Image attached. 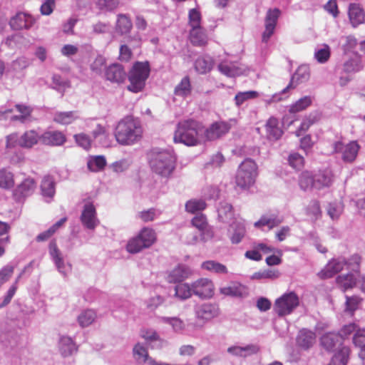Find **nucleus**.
<instances>
[{"instance_id":"obj_1","label":"nucleus","mask_w":365,"mask_h":365,"mask_svg":"<svg viewBox=\"0 0 365 365\" xmlns=\"http://www.w3.org/2000/svg\"><path fill=\"white\" fill-rule=\"evenodd\" d=\"M142 134L143 128L140 121L132 116H126L120 120L114 131L116 141L122 145H130L139 141Z\"/></svg>"},{"instance_id":"obj_2","label":"nucleus","mask_w":365,"mask_h":365,"mask_svg":"<svg viewBox=\"0 0 365 365\" xmlns=\"http://www.w3.org/2000/svg\"><path fill=\"white\" fill-rule=\"evenodd\" d=\"M202 132L203 128L197 121L183 120L177 125L173 140L175 143L194 146L203 141Z\"/></svg>"},{"instance_id":"obj_3","label":"nucleus","mask_w":365,"mask_h":365,"mask_svg":"<svg viewBox=\"0 0 365 365\" xmlns=\"http://www.w3.org/2000/svg\"><path fill=\"white\" fill-rule=\"evenodd\" d=\"M175 155L171 151H153L150 165L155 173L163 178H168L175 168Z\"/></svg>"},{"instance_id":"obj_4","label":"nucleus","mask_w":365,"mask_h":365,"mask_svg":"<svg viewBox=\"0 0 365 365\" xmlns=\"http://www.w3.org/2000/svg\"><path fill=\"white\" fill-rule=\"evenodd\" d=\"M150 73V68L148 61L135 62L127 75L130 83L127 87L128 90L133 93L142 91Z\"/></svg>"},{"instance_id":"obj_5","label":"nucleus","mask_w":365,"mask_h":365,"mask_svg":"<svg viewBox=\"0 0 365 365\" xmlns=\"http://www.w3.org/2000/svg\"><path fill=\"white\" fill-rule=\"evenodd\" d=\"M257 175L256 163L250 158H246L238 167L235 177L237 186L241 190L249 189L254 185Z\"/></svg>"},{"instance_id":"obj_6","label":"nucleus","mask_w":365,"mask_h":365,"mask_svg":"<svg viewBox=\"0 0 365 365\" xmlns=\"http://www.w3.org/2000/svg\"><path fill=\"white\" fill-rule=\"evenodd\" d=\"M310 77L309 68L307 65H302L298 67L292 76L289 84L279 93L274 94L268 103L278 102L284 99L282 96L286 95L290 89H294L298 85L307 82Z\"/></svg>"},{"instance_id":"obj_7","label":"nucleus","mask_w":365,"mask_h":365,"mask_svg":"<svg viewBox=\"0 0 365 365\" xmlns=\"http://www.w3.org/2000/svg\"><path fill=\"white\" fill-rule=\"evenodd\" d=\"M299 305V299L293 292L284 293L276 299L274 304V311L279 317H284L292 314Z\"/></svg>"},{"instance_id":"obj_8","label":"nucleus","mask_w":365,"mask_h":365,"mask_svg":"<svg viewBox=\"0 0 365 365\" xmlns=\"http://www.w3.org/2000/svg\"><path fill=\"white\" fill-rule=\"evenodd\" d=\"M359 149L356 142H351L344 145L341 141H335L331 144L330 154H340L341 159L346 163L353 162Z\"/></svg>"},{"instance_id":"obj_9","label":"nucleus","mask_w":365,"mask_h":365,"mask_svg":"<svg viewBox=\"0 0 365 365\" xmlns=\"http://www.w3.org/2000/svg\"><path fill=\"white\" fill-rule=\"evenodd\" d=\"M230 123L225 121H217L212 123L206 130H203V141H212L226 135L230 130Z\"/></svg>"},{"instance_id":"obj_10","label":"nucleus","mask_w":365,"mask_h":365,"mask_svg":"<svg viewBox=\"0 0 365 365\" xmlns=\"http://www.w3.org/2000/svg\"><path fill=\"white\" fill-rule=\"evenodd\" d=\"M80 220L83 227L88 230H93L99 225L100 221L93 203L88 202L83 205Z\"/></svg>"},{"instance_id":"obj_11","label":"nucleus","mask_w":365,"mask_h":365,"mask_svg":"<svg viewBox=\"0 0 365 365\" xmlns=\"http://www.w3.org/2000/svg\"><path fill=\"white\" fill-rule=\"evenodd\" d=\"M127 77L124 67L118 63H114L106 66L104 70V78L112 83H123Z\"/></svg>"},{"instance_id":"obj_12","label":"nucleus","mask_w":365,"mask_h":365,"mask_svg":"<svg viewBox=\"0 0 365 365\" xmlns=\"http://www.w3.org/2000/svg\"><path fill=\"white\" fill-rule=\"evenodd\" d=\"M193 294L201 299L210 298L214 293V284L207 278H200L192 284Z\"/></svg>"},{"instance_id":"obj_13","label":"nucleus","mask_w":365,"mask_h":365,"mask_svg":"<svg viewBox=\"0 0 365 365\" xmlns=\"http://www.w3.org/2000/svg\"><path fill=\"white\" fill-rule=\"evenodd\" d=\"M133 357L138 364H148V365H170V364L157 361L150 357L148 349L141 343H137L133 349Z\"/></svg>"},{"instance_id":"obj_14","label":"nucleus","mask_w":365,"mask_h":365,"mask_svg":"<svg viewBox=\"0 0 365 365\" xmlns=\"http://www.w3.org/2000/svg\"><path fill=\"white\" fill-rule=\"evenodd\" d=\"M194 311L196 319L203 323H206L219 315L218 307L210 303L196 305Z\"/></svg>"},{"instance_id":"obj_15","label":"nucleus","mask_w":365,"mask_h":365,"mask_svg":"<svg viewBox=\"0 0 365 365\" xmlns=\"http://www.w3.org/2000/svg\"><path fill=\"white\" fill-rule=\"evenodd\" d=\"M36 187V183L32 178H25L14 190V197L18 202H21L26 197L31 195Z\"/></svg>"},{"instance_id":"obj_16","label":"nucleus","mask_w":365,"mask_h":365,"mask_svg":"<svg viewBox=\"0 0 365 365\" xmlns=\"http://www.w3.org/2000/svg\"><path fill=\"white\" fill-rule=\"evenodd\" d=\"M66 141L65 134L59 130H48L40 135V143L48 146H61Z\"/></svg>"},{"instance_id":"obj_17","label":"nucleus","mask_w":365,"mask_h":365,"mask_svg":"<svg viewBox=\"0 0 365 365\" xmlns=\"http://www.w3.org/2000/svg\"><path fill=\"white\" fill-rule=\"evenodd\" d=\"M346 259L344 257L332 259L327 264L325 267L319 272L318 275L322 279L332 277L334 274L341 271L346 266Z\"/></svg>"},{"instance_id":"obj_18","label":"nucleus","mask_w":365,"mask_h":365,"mask_svg":"<svg viewBox=\"0 0 365 365\" xmlns=\"http://www.w3.org/2000/svg\"><path fill=\"white\" fill-rule=\"evenodd\" d=\"M192 274V270L186 264H179L170 270L166 277L169 283L181 282Z\"/></svg>"},{"instance_id":"obj_19","label":"nucleus","mask_w":365,"mask_h":365,"mask_svg":"<svg viewBox=\"0 0 365 365\" xmlns=\"http://www.w3.org/2000/svg\"><path fill=\"white\" fill-rule=\"evenodd\" d=\"M279 14L278 9L268 10L265 18V29L262 34L263 42H267L273 34Z\"/></svg>"},{"instance_id":"obj_20","label":"nucleus","mask_w":365,"mask_h":365,"mask_svg":"<svg viewBox=\"0 0 365 365\" xmlns=\"http://www.w3.org/2000/svg\"><path fill=\"white\" fill-rule=\"evenodd\" d=\"M49 254L58 272L64 276L66 275L71 271V267L65 264L62 254L55 242H51L49 244Z\"/></svg>"},{"instance_id":"obj_21","label":"nucleus","mask_w":365,"mask_h":365,"mask_svg":"<svg viewBox=\"0 0 365 365\" xmlns=\"http://www.w3.org/2000/svg\"><path fill=\"white\" fill-rule=\"evenodd\" d=\"M34 24V18L26 13L20 12L12 17L9 24L14 30L29 29Z\"/></svg>"},{"instance_id":"obj_22","label":"nucleus","mask_w":365,"mask_h":365,"mask_svg":"<svg viewBox=\"0 0 365 365\" xmlns=\"http://www.w3.org/2000/svg\"><path fill=\"white\" fill-rule=\"evenodd\" d=\"M219 71L227 77H235L244 74L245 68L239 66L236 63L222 61L218 65Z\"/></svg>"},{"instance_id":"obj_23","label":"nucleus","mask_w":365,"mask_h":365,"mask_svg":"<svg viewBox=\"0 0 365 365\" xmlns=\"http://www.w3.org/2000/svg\"><path fill=\"white\" fill-rule=\"evenodd\" d=\"M315 341V332L307 329H302L299 331L297 336V344L301 348L308 349L314 344Z\"/></svg>"},{"instance_id":"obj_24","label":"nucleus","mask_w":365,"mask_h":365,"mask_svg":"<svg viewBox=\"0 0 365 365\" xmlns=\"http://www.w3.org/2000/svg\"><path fill=\"white\" fill-rule=\"evenodd\" d=\"M314 189L321 190L329 187L333 182V174L329 170H319L314 173Z\"/></svg>"},{"instance_id":"obj_25","label":"nucleus","mask_w":365,"mask_h":365,"mask_svg":"<svg viewBox=\"0 0 365 365\" xmlns=\"http://www.w3.org/2000/svg\"><path fill=\"white\" fill-rule=\"evenodd\" d=\"M220 293L227 296L245 297L248 295V290L239 282H232L230 285L220 288Z\"/></svg>"},{"instance_id":"obj_26","label":"nucleus","mask_w":365,"mask_h":365,"mask_svg":"<svg viewBox=\"0 0 365 365\" xmlns=\"http://www.w3.org/2000/svg\"><path fill=\"white\" fill-rule=\"evenodd\" d=\"M348 15L349 21L353 27H356L364 22V11L358 4H350L349 6Z\"/></svg>"},{"instance_id":"obj_27","label":"nucleus","mask_w":365,"mask_h":365,"mask_svg":"<svg viewBox=\"0 0 365 365\" xmlns=\"http://www.w3.org/2000/svg\"><path fill=\"white\" fill-rule=\"evenodd\" d=\"M265 130L267 138L270 140H277L283 134V131L279 125V120L274 117H271L267 120L265 124Z\"/></svg>"},{"instance_id":"obj_28","label":"nucleus","mask_w":365,"mask_h":365,"mask_svg":"<svg viewBox=\"0 0 365 365\" xmlns=\"http://www.w3.org/2000/svg\"><path fill=\"white\" fill-rule=\"evenodd\" d=\"M215 64L213 58L207 55L198 57L195 61V69L200 74H206L213 68Z\"/></svg>"},{"instance_id":"obj_29","label":"nucleus","mask_w":365,"mask_h":365,"mask_svg":"<svg viewBox=\"0 0 365 365\" xmlns=\"http://www.w3.org/2000/svg\"><path fill=\"white\" fill-rule=\"evenodd\" d=\"M258 351L257 346L253 344H248L245 346L237 345L230 346L227 349V352L232 356L239 357H247L256 354Z\"/></svg>"},{"instance_id":"obj_30","label":"nucleus","mask_w":365,"mask_h":365,"mask_svg":"<svg viewBox=\"0 0 365 365\" xmlns=\"http://www.w3.org/2000/svg\"><path fill=\"white\" fill-rule=\"evenodd\" d=\"M218 219L225 223H232L234 219L232 206L227 202H221L217 207Z\"/></svg>"},{"instance_id":"obj_31","label":"nucleus","mask_w":365,"mask_h":365,"mask_svg":"<svg viewBox=\"0 0 365 365\" xmlns=\"http://www.w3.org/2000/svg\"><path fill=\"white\" fill-rule=\"evenodd\" d=\"M322 346L327 351L333 350L337 345H341V336L336 333H327L320 339Z\"/></svg>"},{"instance_id":"obj_32","label":"nucleus","mask_w":365,"mask_h":365,"mask_svg":"<svg viewBox=\"0 0 365 365\" xmlns=\"http://www.w3.org/2000/svg\"><path fill=\"white\" fill-rule=\"evenodd\" d=\"M40 142V135L34 130L26 131L20 137V147L31 148L34 145Z\"/></svg>"},{"instance_id":"obj_33","label":"nucleus","mask_w":365,"mask_h":365,"mask_svg":"<svg viewBox=\"0 0 365 365\" xmlns=\"http://www.w3.org/2000/svg\"><path fill=\"white\" fill-rule=\"evenodd\" d=\"M192 93V86L190 79L188 76H185L182 78L180 82L175 86L174 89V94L176 96L180 97L183 99L189 97Z\"/></svg>"},{"instance_id":"obj_34","label":"nucleus","mask_w":365,"mask_h":365,"mask_svg":"<svg viewBox=\"0 0 365 365\" xmlns=\"http://www.w3.org/2000/svg\"><path fill=\"white\" fill-rule=\"evenodd\" d=\"M59 349L63 356H68L77 351V346L73 339L66 336H62L59 339Z\"/></svg>"},{"instance_id":"obj_35","label":"nucleus","mask_w":365,"mask_h":365,"mask_svg":"<svg viewBox=\"0 0 365 365\" xmlns=\"http://www.w3.org/2000/svg\"><path fill=\"white\" fill-rule=\"evenodd\" d=\"M133 27V24L130 18L125 14H118L115 30L120 35H125L130 33Z\"/></svg>"},{"instance_id":"obj_36","label":"nucleus","mask_w":365,"mask_h":365,"mask_svg":"<svg viewBox=\"0 0 365 365\" xmlns=\"http://www.w3.org/2000/svg\"><path fill=\"white\" fill-rule=\"evenodd\" d=\"M42 195L51 200L55 194V182L51 176H45L41 184Z\"/></svg>"},{"instance_id":"obj_37","label":"nucleus","mask_w":365,"mask_h":365,"mask_svg":"<svg viewBox=\"0 0 365 365\" xmlns=\"http://www.w3.org/2000/svg\"><path fill=\"white\" fill-rule=\"evenodd\" d=\"M192 225L200 231L201 237L204 240L205 235L209 233V226L206 217L202 214L197 215L192 218Z\"/></svg>"},{"instance_id":"obj_38","label":"nucleus","mask_w":365,"mask_h":365,"mask_svg":"<svg viewBox=\"0 0 365 365\" xmlns=\"http://www.w3.org/2000/svg\"><path fill=\"white\" fill-rule=\"evenodd\" d=\"M299 185L304 191L314 189V176L310 171L302 172L299 177Z\"/></svg>"},{"instance_id":"obj_39","label":"nucleus","mask_w":365,"mask_h":365,"mask_svg":"<svg viewBox=\"0 0 365 365\" xmlns=\"http://www.w3.org/2000/svg\"><path fill=\"white\" fill-rule=\"evenodd\" d=\"M336 284L342 292H346L356 285V279L353 274L339 275L336 277Z\"/></svg>"},{"instance_id":"obj_40","label":"nucleus","mask_w":365,"mask_h":365,"mask_svg":"<svg viewBox=\"0 0 365 365\" xmlns=\"http://www.w3.org/2000/svg\"><path fill=\"white\" fill-rule=\"evenodd\" d=\"M190 36L192 43L195 46H202L207 43V36L202 27L191 29Z\"/></svg>"},{"instance_id":"obj_41","label":"nucleus","mask_w":365,"mask_h":365,"mask_svg":"<svg viewBox=\"0 0 365 365\" xmlns=\"http://www.w3.org/2000/svg\"><path fill=\"white\" fill-rule=\"evenodd\" d=\"M78 118L76 111L56 112L53 121L61 125H68Z\"/></svg>"},{"instance_id":"obj_42","label":"nucleus","mask_w":365,"mask_h":365,"mask_svg":"<svg viewBox=\"0 0 365 365\" xmlns=\"http://www.w3.org/2000/svg\"><path fill=\"white\" fill-rule=\"evenodd\" d=\"M231 228L233 233L231 235L230 240L233 244L240 243L244 237L246 230L243 222H233L231 224Z\"/></svg>"},{"instance_id":"obj_43","label":"nucleus","mask_w":365,"mask_h":365,"mask_svg":"<svg viewBox=\"0 0 365 365\" xmlns=\"http://www.w3.org/2000/svg\"><path fill=\"white\" fill-rule=\"evenodd\" d=\"M201 268L215 274H227L225 265L215 260H207L202 263Z\"/></svg>"},{"instance_id":"obj_44","label":"nucleus","mask_w":365,"mask_h":365,"mask_svg":"<svg viewBox=\"0 0 365 365\" xmlns=\"http://www.w3.org/2000/svg\"><path fill=\"white\" fill-rule=\"evenodd\" d=\"M350 349L347 346H341L340 349L332 357L328 365H346Z\"/></svg>"},{"instance_id":"obj_45","label":"nucleus","mask_w":365,"mask_h":365,"mask_svg":"<svg viewBox=\"0 0 365 365\" xmlns=\"http://www.w3.org/2000/svg\"><path fill=\"white\" fill-rule=\"evenodd\" d=\"M193 294L192 284L180 283L175 287V296L180 300H185Z\"/></svg>"},{"instance_id":"obj_46","label":"nucleus","mask_w":365,"mask_h":365,"mask_svg":"<svg viewBox=\"0 0 365 365\" xmlns=\"http://www.w3.org/2000/svg\"><path fill=\"white\" fill-rule=\"evenodd\" d=\"M14 185V174L6 168L0 169V188L9 190Z\"/></svg>"},{"instance_id":"obj_47","label":"nucleus","mask_w":365,"mask_h":365,"mask_svg":"<svg viewBox=\"0 0 365 365\" xmlns=\"http://www.w3.org/2000/svg\"><path fill=\"white\" fill-rule=\"evenodd\" d=\"M362 61L359 57H354L344 62L343 71L346 73H354L363 68Z\"/></svg>"},{"instance_id":"obj_48","label":"nucleus","mask_w":365,"mask_h":365,"mask_svg":"<svg viewBox=\"0 0 365 365\" xmlns=\"http://www.w3.org/2000/svg\"><path fill=\"white\" fill-rule=\"evenodd\" d=\"M138 235L143 241L142 244L144 245V247L148 248L152 246L156 241V233L151 228H143Z\"/></svg>"},{"instance_id":"obj_49","label":"nucleus","mask_w":365,"mask_h":365,"mask_svg":"<svg viewBox=\"0 0 365 365\" xmlns=\"http://www.w3.org/2000/svg\"><path fill=\"white\" fill-rule=\"evenodd\" d=\"M159 319L161 322L170 325L175 333H182L185 329L183 321L178 317H160Z\"/></svg>"},{"instance_id":"obj_50","label":"nucleus","mask_w":365,"mask_h":365,"mask_svg":"<svg viewBox=\"0 0 365 365\" xmlns=\"http://www.w3.org/2000/svg\"><path fill=\"white\" fill-rule=\"evenodd\" d=\"M96 319V313L93 309H86L78 317V322L81 327L91 325Z\"/></svg>"},{"instance_id":"obj_51","label":"nucleus","mask_w":365,"mask_h":365,"mask_svg":"<svg viewBox=\"0 0 365 365\" xmlns=\"http://www.w3.org/2000/svg\"><path fill=\"white\" fill-rule=\"evenodd\" d=\"M313 101V97L311 96H306L298 101H297L294 103H293L289 108L290 113H298L305 110L308 108Z\"/></svg>"},{"instance_id":"obj_52","label":"nucleus","mask_w":365,"mask_h":365,"mask_svg":"<svg viewBox=\"0 0 365 365\" xmlns=\"http://www.w3.org/2000/svg\"><path fill=\"white\" fill-rule=\"evenodd\" d=\"M106 165V160L104 156L97 155L91 158L87 163L89 170L92 172H98L102 170Z\"/></svg>"},{"instance_id":"obj_53","label":"nucleus","mask_w":365,"mask_h":365,"mask_svg":"<svg viewBox=\"0 0 365 365\" xmlns=\"http://www.w3.org/2000/svg\"><path fill=\"white\" fill-rule=\"evenodd\" d=\"M207 207L205 200L192 199L185 203V210L187 212L195 213L204 210Z\"/></svg>"},{"instance_id":"obj_54","label":"nucleus","mask_w":365,"mask_h":365,"mask_svg":"<svg viewBox=\"0 0 365 365\" xmlns=\"http://www.w3.org/2000/svg\"><path fill=\"white\" fill-rule=\"evenodd\" d=\"M66 217L61 218L58 222H56L55 224H53L49 229L47 230L40 233L36 237V240L38 242H42L48 240L49 237H51L56 231L57 230L63 225V224L66 221Z\"/></svg>"},{"instance_id":"obj_55","label":"nucleus","mask_w":365,"mask_h":365,"mask_svg":"<svg viewBox=\"0 0 365 365\" xmlns=\"http://www.w3.org/2000/svg\"><path fill=\"white\" fill-rule=\"evenodd\" d=\"M258 96V93L254 91L239 92L236 94L234 101L237 107L242 106L245 101L254 99Z\"/></svg>"},{"instance_id":"obj_56","label":"nucleus","mask_w":365,"mask_h":365,"mask_svg":"<svg viewBox=\"0 0 365 365\" xmlns=\"http://www.w3.org/2000/svg\"><path fill=\"white\" fill-rule=\"evenodd\" d=\"M279 277V272L277 269H267L255 272L252 277L254 279H274Z\"/></svg>"},{"instance_id":"obj_57","label":"nucleus","mask_w":365,"mask_h":365,"mask_svg":"<svg viewBox=\"0 0 365 365\" xmlns=\"http://www.w3.org/2000/svg\"><path fill=\"white\" fill-rule=\"evenodd\" d=\"M142 243L143 241L139 236H135L128 241L126 246L127 251L130 253L135 254L140 252L143 249L148 248L147 247H144V245Z\"/></svg>"},{"instance_id":"obj_58","label":"nucleus","mask_w":365,"mask_h":365,"mask_svg":"<svg viewBox=\"0 0 365 365\" xmlns=\"http://www.w3.org/2000/svg\"><path fill=\"white\" fill-rule=\"evenodd\" d=\"M16 108L17 110L21 113V115H12L10 119L13 121L19 120L21 123H24L31 113L32 109L30 107L22 104H16Z\"/></svg>"},{"instance_id":"obj_59","label":"nucleus","mask_w":365,"mask_h":365,"mask_svg":"<svg viewBox=\"0 0 365 365\" xmlns=\"http://www.w3.org/2000/svg\"><path fill=\"white\" fill-rule=\"evenodd\" d=\"M353 342L356 346L361 348L360 356H365V329H358L354 334Z\"/></svg>"},{"instance_id":"obj_60","label":"nucleus","mask_w":365,"mask_h":365,"mask_svg":"<svg viewBox=\"0 0 365 365\" xmlns=\"http://www.w3.org/2000/svg\"><path fill=\"white\" fill-rule=\"evenodd\" d=\"M281 220L272 217H262L257 222L255 223V226L257 227H267L268 230H271L272 228L279 225L281 223Z\"/></svg>"},{"instance_id":"obj_61","label":"nucleus","mask_w":365,"mask_h":365,"mask_svg":"<svg viewBox=\"0 0 365 365\" xmlns=\"http://www.w3.org/2000/svg\"><path fill=\"white\" fill-rule=\"evenodd\" d=\"M344 205L341 202H334L329 204L327 213L332 220H336L341 215Z\"/></svg>"},{"instance_id":"obj_62","label":"nucleus","mask_w":365,"mask_h":365,"mask_svg":"<svg viewBox=\"0 0 365 365\" xmlns=\"http://www.w3.org/2000/svg\"><path fill=\"white\" fill-rule=\"evenodd\" d=\"M140 336L149 343H151L153 341H160L161 343L164 342V341L160 337L157 331L152 329H146L141 330Z\"/></svg>"},{"instance_id":"obj_63","label":"nucleus","mask_w":365,"mask_h":365,"mask_svg":"<svg viewBox=\"0 0 365 365\" xmlns=\"http://www.w3.org/2000/svg\"><path fill=\"white\" fill-rule=\"evenodd\" d=\"M188 19L191 29L201 28V14L198 10L196 9H190L188 14Z\"/></svg>"},{"instance_id":"obj_64","label":"nucleus","mask_w":365,"mask_h":365,"mask_svg":"<svg viewBox=\"0 0 365 365\" xmlns=\"http://www.w3.org/2000/svg\"><path fill=\"white\" fill-rule=\"evenodd\" d=\"M330 57V49L327 45H324L323 48L317 49L314 53V58L320 63H326Z\"/></svg>"}]
</instances>
